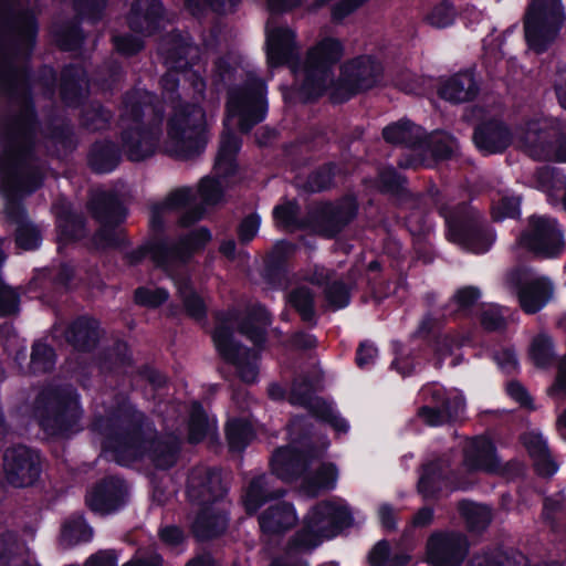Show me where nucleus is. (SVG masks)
<instances>
[{"label":"nucleus","mask_w":566,"mask_h":566,"mask_svg":"<svg viewBox=\"0 0 566 566\" xmlns=\"http://www.w3.org/2000/svg\"><path fill=\"white\" fill-rule=\"evenodd\" d=\"M91 429L105 437L103 449L111 451L119 464L146 454L156 469L168 470L180 459V438L174 433L153 437L147 417L128 402L119 403L108 415L95 416Z\"/></svg>","instance_id":"f257e3e1"},{"label":"nucleus","mask_w":566,"mask_h":566,"mask_svg":"<svg viewBox=\"0 0 566 566\" xmlns=\"http://www.w3.org/2000/svg\"><path fill=\"white\" fill-rule=\"evenodd\" d=\"M32 123L27 122L23 128L10 125L0 153V186L7 199L4 214L17 227L29 221L18 195H31L40 189L49 171L41 146L32 139Z\"/></svg>","instance_id":"f03ea898"},{"label":"nucleus","mask_w":566,"mask_h":566,"mask_svg":"<svg viewBox=\"0 0 566 566\" xmlns=\"http://www.w3.org/2000/svg\"><path fill=\"white\" fill-rule=\"evenodd\" d=\"M38 17L29 0H0V96H24L28 61L36 44Z\"/></svg>","instance_id":"7ed1b4c3"},{"label":"nucleus","mask_w":566,"mask_h":566,"mask_svg":"<svg viewBox=\"0 0 566 566\" xmlns=\"http://www.w3.org/2000/svg\"><path fill=\"white\" fill-rule=\"evenodd\" d=\"M119 120L123 127L122 147L127 158L140 161L154 155L161 135L164 108L155 104V96L148 92L127 93Z\"/></svg>","instance_id":"20e7f679"},{"label":"nucleus","mask_w":566,"mask_h":566,"mask_svg":"<svg viewBox=\"0 0 566 566\" xmlns=\"http://www.w3.org/2000/svg\"><path fill=\"white\" fill-rule=\"evenodd\" d=\"M8 113L0 117V139L2 149L7 143V128L12 125L15 128H23L27 122L32 123V139L42 148V158L46 161V155L51 156H65L75 148V139L72 125L63 118H54L46 127L44 142L38 138V117L33 107V102L30 93V87L25 88L24 96L13 98L7 96Z\"/></svg>","instance_id":"39448f33"},{"label":"nucleus","mask_w":566,"mask_h":566,"mask_svg":"<svg viewBox=\"0 0 566 566\" xmlns=\"http://www.w3.org/2000/svg\"><path fill=\"white\" fill-rule=\"evenodd\" d=\"M343 55L342 43L332 38L324 39L308 50L304 63V81L298 87H284L283 98L289 104H305L316 101L333 84V65Z\"/></svg>","instance_id":"423d86ee"},{"label":"nucleus","mask_w":566,"mask_h":566,"mask_svg":"<svg viewBox=\"0 0 566 566\" xmlns=\"http://www.w3.org/2000/svg\"><path fill=\"white\" fill-rule=\"evenodd\" d=\"M33 413L46 433L65 436L77 430L82 412L70 386L48 385L38 392Z\"/></svg>","instance_id":"0eeeda50"},{"label":"nucleus","mask_w":566,"mask_h":566,"mask_svg":"<svg viewBox=\"0 0 566 566\" xmlns=\"http://www.w3.org/2000/svg\"><path fill=\"white\" fill-rule=\"evenodd\" d=\"M565 21L560 0H532L524 15L526 42L536 53L544 52L558 36Z\"/></svg>","instance_id":"6e6552de"},{"label":"nucleus","mask_w":566,"mask_h":566,"mask_svg":"<svg viewBox=\"0 0 566 566\" xmlns=\"http://www.w3.org/2000/svg\"><path fill=\"white\" fill-rule=\"evenodd\" d=\"M168 137L184 157L197 155L206 145V115L198 101L174 107L168 120Z\"/></svg>","instance_id":"1a4fd4ad"},{"label":"nucleus","mask_w":566,"mask_h":566,"mask_svg":"<svg viewBox=\"0 0 566 566\" xmlns=\"http://www.w3.org/2000/svg\"><path fill=\"white\" fill-rule=\"evenodd\" d=\"M265 93V83L254 77L228 91V115L239 118L238 128L241 133L248 134L263 120L268 111Z\"/></svg>","instance_id":"9d476101"},{"label":"nucleus","mask_w":566,"mask_h":566,"mask_svg":"<svg viewBox=\"0 0 566 566\" xmlns=\"http://www.w3.org/2000/svg\"><path fill=\"white\" fill-rule=\"evenodd\" d=\"M381 63L370 55L357 56L340 67V75L329 93L333 104H340L352 96L370 90L382 76Z\"/></svg>","instance_id":"9b49d317"},{"label":"nucleus","mask_w":566,"mask_h":566,"mask_svg":"<svg viewBox=\"0 0 566 566\" xmlns=\"http://www.w3.org/2000/svg\"><path fill=\"white\" fill-rule=\"evenodd\" d=\"M211 241V233L207 228H199L178 240L167 238L151 239L153 262L166 272L187 264L192 255L202 251Z\"/></svg>","instance_id":"f8f14e48"},{"label":"nucleus","mask_w":566,"mask_h":566,"mask_svg":"<svg viewBox=\"0 0 566 566\" xmlns=\"http://www.w3.org/2000/svg\"><path fill=\"white\" fill-rule=\"evenodd\" d=\"M213 343L227 363L235 367V374L244 384H253L259 376V348H248L233 338V328L224 322L218 324L212 333Z\"/></svg>","instance_id":"ddd939ff"},{"label":"nucleus","mask_w":566,"mask_h":566,"mask_svg":"<svg viewBox=\"0 0 566 566\" xmlns=\"http://www.w3.org/2000/svg\"><path fill=\"white\" fill-rule=\"evenodd\" d=\"M240 149L239 138L227 129L221 135L220 147L214 163V176L205 177L198 186V192L206 205H217L224 191V179L237 171L235 156Z\"/></svg>","instance_id":"4468645a"},{"label":"nucleus","mask_w":566,"mask_h":566,"mask_svg":"<svg viewBox=\"0 0 566 566\" xmlns=\"http://www.w3.org/2000/svg\"><path fill=\"white\" fill-rule=\"evenodd\" d=\"M449 239L474 252L486 251L493 235L481 223L480 216L468 205L461 203L446 214Z\"/></svg>","instance_id":"2eb2a0df"},{"label":"nucleus","mask_w":566,"mask_h":566,"mask_svg":"<svg viewBox=\"0 0 566 566\" xmlns=\"http://www.w3.org/2000/svg\"><path fill=\"white\" fill-rule=\"evenodd\" d=\"M161 97L174 107L199 101L205 91L203 80L190 70L172 69L160 80Z\"/></svg>","instance_id":"dca6fc26"},{"label":"nucleus","mask_w":566,"mask_h":566,"mask_svg":"<svg viewBox=\"0 0 566 566\" xmlns=\"http://www.w3.org/2000/svg\"><path fill=\"white\" fill-rule=\"evenodd\" d=\"M469 541L461 532H434L427 541V557L432 566H460L469 554Z\"/></svg>","instance_id":"f3484780"},{"label":"nucleus","mask_w":566,"mask_h":566,"mask_svg":"<svg viewBox=\"0 0 566 566\" xmlns=\"http://www.w3.org/2000/svg\"><path fill=\"white\" fill-rule=\"evenodd\" d=\"M3 469L7 481L15 488H28L40 476L39 455L25 446H15L6 450Z\"/></svg>","instance_id":"a211bd4d"},{"label":"nucleus","mask_w":566,"mask_h":566,"mask_svg":"<svg viewBox=\"0 0 566 566\" xmlns=\"http://www.w3.org/2000/svg\"><path fill=\"white\" fill-rule=\"evenodd\" d=\"M219 323L224 324L227 326L231 323H235L237 331L245 336L249 340L253 343V345L263 349L264 344L268 338V327L271 324V316L269 312L261 305H253L245 310L243 315L235 310L228 311L227 313L219 314L217 316Z\"/></svg>","instance_id":"6ab92c4d"},{"label":"nucleus","mask_w":566,"mask_h":566,"mask_svg":"<svg viewBox=\"0 0 566 566\" xmlns=\"http://www.w3.org/2000/svg\"><path fill=\"white\" fill-rule=\"evenodd\" d=\"M128 486L116 476L108 475L95 482L85 495V503L91 511L108 515L119 510L127 500Z\"/></svg>","instance_id":"aec40b11"},{"label":"nucleus","mask_w":566,"mask_h":566,"mask_svg":"<svg viewBox=\"0 0 566 566\" xmlns=\"http://www.w3.org/2000/svg\"><path fill=\"white\" fill-rule=\"evenodd\" d=\"M358 203L352 196H346L336 202L323 203L313 214L316 231L333 238L347 227L356 217Z\"/></svg>","instance_id":"412c9836"},{"label":"nucleus","mask_w":566,"mask_h":566,"mask_svg":"<svg viewBox=\"0 0 566 566\" xmlns=\"http://www.w3.org/2000/svg\"><path fill=\"white\" fill-rule=\"evenodd\" d=\"M227 486L221 470L205 465L191 469L188 475L187 494L192 502L200 505L212 504L224 497Z\"/></svg>","instance_id":"4be33fe9"},{"label":"nucleus","mask_w":566,"mask_h":566,"mask_svg":"<svg viewBox=\"0 0 566 566\" xmlns=\"http://www.w3.org/2000/svg\"><path fill=\"white\" fill-rule=\"evenodd\" d=\"M315 386L313 380L301 375L296 377L292 384L289 400L292 403L301 405L308 409L311 415L329 423L336 431H346V423L333 413L332 408L318 397H314Z\"/></svg>","instance_id":"5701e85b"},{"label":"nucleus","mask_w":566,"mask_h":566,"mask_svg":"<svg viewBox=\"0 0 566 566\" xmlns=\"http://www.w3.org/2000/svg\"><path fill=\"white\" fill-rule=\"evenodd\" d=\"M558 136V130L545 122L530 120L521 127L518 140L534 159L549 160L554 157Z\"/></svg>","instance_id":"b1692460"},{"label":"nucleus","mask_w":566,"mask_h":566,"mask_svg":"<svg viewBox=\"0 0 566 566\" xmlns=\"http://www.w3.org/2000/svg\"><path fill=\"white\" fill-rule=\"evenodd\" d=\"M266 54L272 66L287 64L293 73L300 67L298 46L295 33L287 27H271L266 23Z\"/></svg>","instance_id":"393cba45"},{"label":"nucleus","mask_w":566,"mask_h":566,"mask_svg":"<svg viewBox=\"0 0 566 566\" xmlns=\"http://www.w3.org/2000/svg\"><path fill=\"white\" fill-rule=\"evenodd\" d=\"M509 283L516 290L522 310L527 314L538 312L552 295L544 279H530L527 270L516 269L509 275Z\"/></svg>","instance_id":"a878e982"},{"label":"nucleus","mask_w":566,"mask_h":566,"mask_svg":"<svg viewBox=\"0 0 566 566\" xmlns=\"http://www.w3.org/2000/svg\"><path fill=\"white\" fill-rule=\"evenodd\" d=\"M520 244L535 254L554 256L558 254L564 242L555 224L544 218H532L531 230L522 233Z\"/></svg>","instance_id":"bb28decb"},{"label":"nucleus","mask_w":566,"mask_h":566,"mask_svg":"<svg viewBox=\"0 0 566 566\" xmlns=\"http://www.w3.org/2000/svg\"><path fill=\"white\" fill-rule=\"evenodd\" d=\"M317 455L312 449L277 448L271 458V470L276 478L291 483L303 476Z\"/></svg>","instance_id":"cd10ccee"},{"label":"nucleus","mask_w":566,"mask_h":566,"mask_svg":"<svg viewBox=\"0 0 566 566\" xmlns=\"http://www.w3.org/2000/svg\"><path fill=\"white\" fill-rule=\"evenodd\" d=\"M305 520L323 539L331 538L352 525L348 509L331 501L317 503Z\"/></svg>","instance_id":"c85d7f7f"},{"label":"nucleus","mask_w":566,"mask_h":566,"mask_svg":"<svg viewBox=\"0 0 566 566\" xmlns=\"http://www.w3.org/2000/svg\"><path fill=\"white\" fill-rule=\"evenodd\" d=\"M65 342L75 350L90 353L101 338L99 322L88 315H81L69 323L64 331Z\"/></svg>","instance_id":"c756f323"},{"label":"nucleus","mask_w":566,"mask_h":566,"mask_svg":"<svg viewBox=\"0 0 566 566\" xmlns=\"http://www.w3.org/2000/svg\"><path fill=\"white\" fill-rule=\"evenodd\" d=\"M496 460V449L490 438L476 436L467 439L462 464L468 472L481 470L490 473Z\"/></svg>","instance_id":"7c9ffc66"},{"label":"nucleus","mask_w":566,"mask_h":566,"mask_svg":"<svg viewBox=\"0 0 566 566\" xmlns=\"http://www.w3.org/2000/svg\"><path fill=\"white\" fill-rule=\"evenodd\" d=\"M164 17V8L158 0H134L127 14L130 30L144 35L153 34Z\"/></svg>","instance_id":"2f4dec72"},{"label":"nucleus","mask_w":566,"mask_h":566,"mask_svg":"<svg viewBox=\"0 0 566 566\" xmlns=\"http://www.w3.org/2000/svg\"><path fill=\"white\" fill-rule=\"evenodd\" d=\"M276 478L273 473L254 476L243 496V504L249 515L254 514L261 505L271 500H276L285 494V490L276 488Z\"/></svg>","instance_id":"473e14b6"},{"label":"nucleus","mask_w":566,"mask_h":566,"mask_svg":"<svg viewBox=\"0 0 566 566\" xmlns=\"http://www.w3.org/2000/svg\"><path fill=\"white\" fill-rule=\"evenodd\" d=\"M298 522L292 504L279 502L269 506L259 515V524L262 533L266 535H283Z\"/></svg>","instance_id":"72a5a7b5"},{"label":"nucleus","mask_w":566,"mask_h":566,"mask_svg":"<svg viewBox=\"0 0 566 566\" xmlns=\"http://www.w3.org/2000/svg\"><path fill=\"white\" fill-rule=\"evenodd\" d=\"M453 140L448 136L434 135L427 137L423 134L422 146L430 151V157L420 153L412 155L406 161L398 163L400 168H417L419 166L431 167L432 164L439 160L451 158L453 154Z\"/></svg>","instance_id":"f704fd0d"},{"label":"nucleus","mask_w":566,"mask_h":566,"mask_svg":"<svg viewBox=\"0 0 566 566\" xmlns=\"http://www.w3.org/2000/svg\"><path fill=\"white\" fill-rule=\"evenodd\" d=\"M92 217L99 223H113L119 226L126 218V209L117 195L107 191L92 193L87 202Z\"/></svg>","instance_id":"c9c22d12"},{"label":"nucleus","mask_w":566,"mask_h":566,"mask_svg":"<svg viewBox=\"0 0 566 566\" xmlns=\"http://www.w3.org/2000/svg\"><path fill=\"white\" fill-rule=\"evenodd\" d=\"M475 145L489 153H501L512 142V134L504 123L491 119L476 126L473 135Z\"/></svg>","instance_id":"e433bc0d"},{"label":"nucleus","mask_w":566,"mask_h":566,"mask_svg":"<svg viewBox=\"0 0 566 566\" xmlns=\"http://www.w3.org/2000/svg\"><path fill=\"white\" fill-rule=\"evenodd\" d=\"M439 95L452 103H465L475 98L479 86L472 73H458L450 77L438 91Z\"/></svg>","instance_id":"4c0bfd02"},{"label":"nucleus","mask_w":566,"mask_h":566,"mask_svg":"<svg viewBox=\"0 0 566 566\" xmlns=\"http://www.w3.org/2000/svg\"><path fill=\"white\" fill-rule=\"evenodd\" d=\"M160 50L167 59L174 62L185 61V65L195 62L199 57L198 46L190 41L189 36L178 31H171L161 39Z\"/></svg>","instance_id":"58836bf2"},{"label":"nucleus","mask_w":566,"mask_h":566,"mask_svg":"<svg viewBox=\"0 0 566 566\" xmlns=\"http://www.w3.org/2000/svg\"><path fill=\"white\" fill-rule=\"evenodd\" d=\"M423 134L421 127L409 120H400L382 129V137L387 143L410 148L422 146Z\"/></svg>","instance_id":"ea45409f"},{"label":"nucleus","mask_w":566,"mask_h":566,"mask_svg":"<svg viewBox=\"0 0 566 566\" xmlns=\"http://www.w3.org/2000/svg\"><path fill=\"white\" fill-rule=\"evenodd\" d=\"M191 530L198 541H209L226 532L227 518L219 512L206 509L198 513Z\"/></svg>","instance_id":"a19ab883"},{"label":"nucleus","mask_w":566,"mask_h":566,"mask_svg":"<svg viewBox=\"0 0 566 566\" xmlns=\"http://www.w3.org/2000/svg\"><path fill=\"white\" fill-rule=\"evenodd\" d=\"M91 238V249L97 252L122 250L129 245L125 230L113 223H99Z\"/></svg>","instance_id":"79ce46f5"},{"label":"nucleus","mask_w":566,"mask_h":566,"mask_svg":"<svg viewBox=\"0 0 566 566\" xmlns=\"http://www.w3.org/2000/svg\"><path fill=\"white\" fill-rule=\"evenodd\" d=\"M120 161V151L111 140L96 142L92 145L88 164L95 172L113 170Z\"/></svg>","instance_id":"37998d69"},{"label":"nucleus","mask_w":566,"mask_h":566,"mask_svg":"<svg viewBox=\"0 0 566 566\" xmlns=\"http://www.w3.org/2000/svg\"><path fill=\"white\" fill-rule=\"evenodd\" d=\"M51 33L53 42L62 51L78 50L84 41V34L76 20L53 23Z\"/></svg>","instance_id":"c03bdc74"},{"label":"nucleus","mask_w":566,"mask_h":566,"mask_svg":"<svg viewBox=\"0 0 566 566\" xmlns=\"http://www.w3.org/2000/svg\"><path fill=\"white\" fill-rule=\"evenodd\" d=\"M323 541L304 518L302 527L287 539L284 553L290 557L302 555L316 548Z\"/></svg>","instance_id":"a18cd8bd"},{"label":"nucleus","mask_w":566,"mask_h":566,"mask_svg":"<svg viewBox=\"0 0 566 566\" xmlns=\"http://www.w3.org/2000/svg\"><path fill=\"white\" fill-rule=\"evenodd\" d=\"M458 511L470 532L481 533L492 521V512L488 505L463 500L459 502Z\"/></svg>","instance_id":"49530a36"},{"label":"nucleus","mask_w":566,"mask_h":566,"mask_svg":"<svg viewBox=\"0 0 566 566\" xmlns=\"http://www.w3.org/2000/svg\"><path fill=\"white\" fill-rule=\"evenodd\" d=\"M61 235L66 240L77 241L86 235L85 218L70 206L62 205L56 211Z\"/></svg>","instance_id":"de8ad7c7"},{"label":"nucleus","mask_w":566,"mask_h":566,"mask_svg":"<svg viewBox=\"0 0 566 566\" xmlns=\"http://www.w3.org/2000/svg\"><path fill=\"white\" fill-rule=\"evenodd\" d=\"M378 189L380 192L388 193L398 201H407L411 198V192L407 188V179L397 172L394 168H385L378 175Z\"/></svg>","instance_id":"09e8293b"},{"label":"nucleus","mask_w":566,"mask_h":566,"mask_svg":"<svg viewBox=\"0 0 566 566\" xmlns=\"http://www.w3.org/2000/svg\"><path fill=\"white\" fill-rule=\"evenodd\" d=\"M336 480V468L332 463H323L314 474L305 476L301 490L315 497L321 490L332 489Z\"/></svg>","instance_id":"8fccbe9b"},{"label":"nucleus","mask_w":566,"mask_h":566,"mask_svg":"<svg viewBox=\"0 0 566 566\" xmlns=\"http://www.w3.org/2000/svg\"><path fill=\"white\" fill-rule=\"evenodd\" d=\"M113 115L99 102L92 101L81 109V126L90 132H97L108 127Z\"/></svg>","instance_id":"3c124183"},{"label":"nucleus","mask_w":566,"mask_h":566,"mask_svg":"<svg viewBox=\"0 0 566 566\" xmlns=\"http://www.w3.org/2000/svg\"><path fill=\"white\" fill-rule=\"evenodd\" d=\"M286 301L298 313L303 322L314 324V294L307 286H297L291 290L286 295Z\"/></svg>","instance_id":"603ef678"},{"label":"nucleus","mask_w":566,"mask_h":566,"mask_svg":"<svg viewBox=\"0 0 566 566\" xmlns=\"http://www.w3.org/2000/svg\"><path fill=\"white\" fill-rule=\"evenodd\" d=\"M254 436L252 424L245 419H232L227 424V440L232 452L241 453Z\"/></svg>","instance_id":"864d4df0"},{"label":"nucleus","mask_w":566,"mask_h":566,"mask_svg":"<svg viewBox=\"0 0 566 566\" xmlns=\"http://www.w3.org/2000/svg\"><path fill=\"white\" fill-rule=\"evenodd\" d=\"M446 468L447 462L442 460H437L422 467L418 491L424 497H432L440 491L439 481L443 479Z\"/></svg>","instance_id":"5fc2aeb1"},{"label":"nucleus","mask_w":566,"mask_h":566,"mask_svg":"<svg viewBox=\"0 0 566 566\" xmlns=\"http://www.w3.org/2000/svg\"><path fill=\"white\" fill-rule=\"evenodd\" d=\"M80 74L81 70L74 65L65 66L61 73L60 93L66 105L75 106L80 103L82 95Z\"/></svg>","instance_id":"6e6d98bb"},{"label":"nucleus","mask_w":566,"mask_h":566,"mask_svg":"<svg viewBox=\"0 0 566 566\" xmlns=\"http://www.w3.org/2000/svg\"><path fill=\"white\" fill-rule=\"evenodd\" d=\"M391 547L388 541L378 542L369 553L368 560L371 566H406L411 557L406 553L390 557Z\"/></svg>","instance_id":"4d7b16f0"},{"label":"nucleus","mask_w":566,"mask_h":566,"mask_svg":"<svg viewBox=\"0 0 566 566\" xmlns=\"http://www.w3.org/2000/svg\"><path fill=\"white\" fill-rule=\"evenodd\" d=\"M179 294L187 314L199 321L206 317L207 308L203 300L195 292L188 280L179 283Z\"/></svg>","instance_id":"13d9d810"},{"label":"nucleus","mask_w":566,"mask_h":566,"mask_svg":"<svg viewBox=\"0 0 566 566\" xmlns=\"http://www.w3.org/2000/svg\"><path fill=\"white\" fill-rule=\"evenodd\" d=\"M208 428V416L202 406L198 401L192 402L189 418L188 441L193 444L201 442L207 436Z\"/></svg>","instance_id":"bf43d9fd"},{"label":"nucleus","mask_w":566,"mask_h":566,"mask_svg":"<svg viewBox=\"0 0 566 566\" xmlns=\"http://www.w3.org/2000/svg\"><path fill=\"white\" fill-rule=\"evenodd\" d=\"M55 363L54 349L44 344L35 343L32 347L30 367L33 373H49Z\"/></svg>","instance_id":"052dcab7"},{"label":"nucleus","mask_w":566,"mask_h":566,"mask_svg":"<svg viewBox=\"0 0 566 566\" xmlns=\"http://www.w3.org/2000/svg\"><path fill=\"white\" fill-rule=\"evenodd\" d=\"M29 553L27 541L19 537L12 531H6L0 535V560Z\"/></svg>","instance_id":"680f3d73"},{"label":"nucleus","mask_w":566,"mask_h":566,"mask_svg":"<svg viewBox=\"0 0 566 566\" xmlns=\"http://www.w3.org/2000/svg\"><path fill=\"white\" fill-rule=\"evenodd\" d=\"M41 238V230L31 221L19 224L14 231L15 243L18 248L22 250H33L38 248Z\"/></svg>","instance_id":"e2e57ef3"},{"label":"nucleus","mask_w":566,"mask_h":566,"mask_svg":"<svg viewBox=\"0 0 566 566\" xmlns=\"http://www.w3.org/2000/svg\"><path fill=\"white\" fill-rule=\"evenodd\" d=\"M353 284H346L343 281H333L324 290L325 298L334 308L345 307L349 303Z\"/></svg>","instance_id":"0e129e2a"},{"label":"nucleus","mask_w":566,"mask_h":566,"mask_svg":"<svg viewBox=\"0 0 566 566\" xmlns=\"http://www.w3.org/2000/svg\"><path fill=\"white\" fill-rule=\"evenodd\" d=\"M300 206L294 201H289L275 207L273 214L281 227L290 230L303 228L300 221Z\"/></svg>","instance_id":"69168bd1"},{"label":"nucleus","mask_w":566,"mask_h":566,"mask_svg":"<svg viewBox=\"0 0 566 566\" xmlns=\"http://www.w3.org/2000/svg\"><path fill=\"white\" fill-rule=\"evenodd\" d=\"M530 356L537 367H546L553 363L554 355L549 338L545 335H537L532 340Z\"/></svg>","instance_id":"338daca9"},{"label":"nucleus","mask_w":566,"mask_h":566,"mask_svg":"<svg viewBox=\"0 0 566 566\" xmlns=\"http://www.w3.org/2000/svg\"><path fill=\"white\" fill-rule=\"evenodd\" d=\"M520 197L504 196L492 206V217L494 220L503 218H516L520 216Z\"/></svg>","instance_id":"774afa93"}]
</instances>
